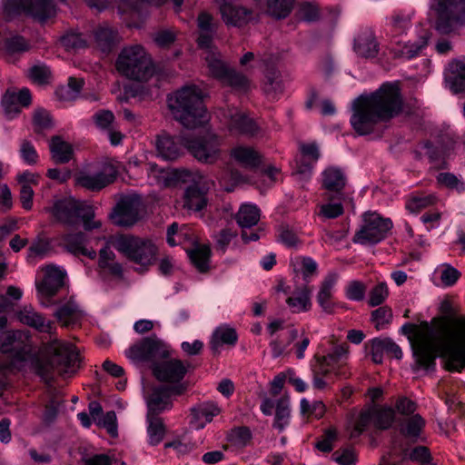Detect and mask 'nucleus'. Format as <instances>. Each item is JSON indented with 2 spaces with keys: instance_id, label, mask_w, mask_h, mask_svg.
I'll return each mask as SVG.
<instances>
[{
  "instance_id": "20",
  "label": "nucleus",
  "mask_w": 465,
  "mask_h": 465,
  "mask_svg": "<svg viewBox=\"0 0 465 465\" xmlns=\"http://www.w3.org/2000/svg\"><path fill=\"white\" fill-rule=\"evenodd\" d=\"M187 370L188 365L180 360L173 359L155 364L153 367V374L160 381L178 382L183 380Z\"/></svg>"
},
{
  "instance_id": "55",
  "label": "nucleus",
  "mask_w": 465,
  "mask_h": 465,
  "mask_svg": "<svg viewBox=\"0 0 465 465\" xmlns=\"http://www.w3.org/2000/svg\"><path fill=\"white\" fill-rule=\"evenodd\" d=\"M3 110L7 118L11 119L20 113L21 104L15 96V90H7L1 102Z\"/></svg>"
},
{
  "instance_id": "6",
  "label": "nucleus",
  "mask_w": 465,
  "mask_h": 465,
  "mask_svg": "<svg viewBox=\"0 0 465 465\" xmlns=\"http://www.w3.org/2000/svg\"><path fill=\"white\" fill-rule=\"evenodd\" d=\"M180 178L190 183L183 193V208L188 213L203 211L208 204L207 193L213 184V181L197 170H183Z\"/></svg>"
},
{
  "instance_id": "41",
  "label": "nucleus",
  "mask_w": 465,
  "mask_h": 465,
  "mask_svg": "<svg viewBox=\"0 0 465 465\" xmlns=\"http://www.w3.org/2000/svg\"><path fill=\"white\" fill-rule=\"evenodd\" d=\"M148 183L151 185L158 187L168 186L172 181L171 174L168 170L159 167L153 163H148L145 165Z\"/></svg>"
},
{
  "instance_id": "33",
  "label": "nucleus",
  "mask_w": 465,
  "mask_h": 465,
  "mask_svg": "<svg viewBox=\"0 0 465 465\" xmlns=\"http://www.w3.org/2000/svg\"><path fill=\"white\" fill-rule=\"evenodd\" d=\"M231 157L247 168H255L261 163V155L252 147L238 145L232 149Z\"/></svg>"
},
{
  "instance_id": "13",
  "label": "nucleus",
  "mask_w": 465,
  "mask_h": 465,
  "mask_svg": "<svg viewBox=\"0 0 465 465\" xmlns=\"http://www.w3.org/2000/svg\"><path fill=\"white\" fill-rule=\"evenodd\" d=\"M169 350L166 344L156 337H148L134 344L126 351L131 360L148 361L157 358H167Z\"/></svg>"
},
{
  "instance_id": "18",
  "label": "nucleus",
  "mask_w": 465,
  "mask_h": 465,
  "mask_svg": "<svg viewBox=\"0 0 465 465\" xmlns=\"http://www.w3.org/2000/svg\"><path fill=\"white\" fill-rule=\"evenodd\" d=\"M220 13L223 22L230 26L242 27L254 20L253 11L233 2L223 0L220 5Z\"/></svg>"
},
{
  "instance_id": "21",
  "label": "nucleus",
  "mask_w": 465,
  "mask_h": 465,
  "mask_svg": "<svg viewBox=\"0 0 465 465\" xmlns=\"http://www.w3.org/2000/svg\"><path fill=\"white\" fill-rule=\"evenodd\" d=\"M446 86L453 93L465 92V62L453 60L444 72Z\"/></svg>"
},
{
  "instance_id": "8",
  "label": "nucleus",
  "mask_w": 465,
  "mask_h": 465,
  "mask_svg": "<svg viewBox=\"0 0 465 465\" xmlns=\"http://www.w3.org/2000/svg\"><path fill=\"white\" fill-rule=\"evenodd\" d=\"M430 7L437 14L436 29L450 34L460 25L465 14V0H430Z\"/></svg>"
},
{
  "instance_id": "24",
  "label": "nucleus",
  "mask_w": 465,
  "mask_h": 465,
  "mask_svg": "<svg viewBox=\"0 0 465 465\" xmlns=\"http://www.w3.org/2000/svg\"><path fill=\"white\" fill-rule=\"evenodd\" d=\"M353 49L361 57H375L379 52V45L373 32L368 28L361 30L354 38Z\"/></svg>"
},
{
  "instance_id": "53",
  "label": "nucleus",
  "mask_w": 465,
  "mask_h": 465,
  "mask_svg": "<svg viewBox=\"0 0 465 465\" xmlns=\"http://www.w3.org/2000/svg\"><path fill=\"white\" fill-rule=\"evenodd\" d=\"M373 423L379 429H388L394 421V411L390 408H380L371 410Z\"/></svg>"
},
{
  "instance_id": "2",
  "label": "nucleus",
  "mask_w": 465,
  "mask_h": 465,
  "mask_svg": "<svg viewBox=\"0 0 465 465\" xmlns=\"http://www.w3.org/2000/svg\"><path fill=\"white\" fill-rule=\"evenodd\" d=\"M17 318L23 324L50 334V340L41 347L42 361L37 364V372L42 378L49 380L53 372L66 378L78 371L81 360L77 349L54 335L55 325L53 321L47 320L31 305L21 308Z\"/></svg>"
},
{
  "instance_id": "15",
  "label": "nucleus",
  "mask_w": 465,
  "mask_h": 465,
  "mask_svg": "<svg viewBox=\"0 0 465 465\" xmlns=\"http://www.w3.org/2000/svg\"><path fill=\"white\" fill-rule=\"evenodd\" d=\"M184 391L183 385L173 387L160 386L154 388L147 399V416H157L165 411L171 410L172 395H179Z\"/></svg>"
},
{
  "instance_id": "17",
  "label": "nucleus",
  "mask_w": 465,
  "mask_h": 465,
  "mask_svg": "<svg viewBox=\"0 0 465 465\" xmlns=\"http://www.w3.org/2000/svg\"><path fill=\"white\" fill-rule=\"evenodd\" d=\"M430 35L425 34L415 40H393L389 45L390 54L394 59L411 60L419 56L428 45Z\"/></svg>"
},
{
  "instance_id": "38",
  "label": "nucleus",
  "mask_w": 465,
  "mask_h": 465,
  "mask_svg": "<svg viewBox=\"0 0 465 465\" xmlns=\"http://www.w3.org/2000/svg\"><path fill=\"white\" fill-rule=\"evenodd\" d=\"M24 11L43 22L54 15L55 7L51 0H31Z\"/></svg>"
},
{
  "instance_id": "5",
  "label": "nucleus",
  "mask_w": 465,
  "mask_h": 465,
  "mask_svg": "<svg viewBox=\"0 0 465 465\" xmlns=\"http://www.w3.org/2000/svg\"><path fill=\"white\" fill-rule=\"evenodd\" d=\"M118 72L125 77L146 82L155 73V68L150 55L140 45L123 48L116 61Z\"/></svg>"
},
{
  "instance_id": "63",
  "label": "nucleus",
  "mask_w": 465,
  "mask_h": 465,
  "mask_svg": "<svg viewBox=\"0 0 465 465\" xmlns=\"http://www.w3.org/2000/svg\"><path fill=\"white\" fill-rule=\"evenodd\" d=\"M222 83L231 85L238 89H246L249 85L248 79L242 74L230 69L224 77L221 80Z\"/></svg>"
},
{
  "instance_id": "60",
  "label": "nucleus",
  "mask_w": 465,
  "mask_h": 465,
  "mask_svg": "<svg viewBox=\"0 0 465 465\" xmlns=\"http://www.w3.org/2000/svg\"><path fill=\"white\" fill-rule=\"evenodd\" d=\"M392 312L388 307H380L371 313V321L377 330L384 329L391 321Z\"/></svg>"
},
{
  "instance_id": "40",
  "label": "nucleus",
  "mask_w": 465,
  "mask_h": 465,
  "mask_svg": "<svg viewBox=\"0 0 465 465\" xmlns=\"http://www.w3.org/2000/svg\"><path fill=\"white\" fill-rule=\"evenodd\" d=\"M84 83L82 78L70 77L66 85L56 89L55 94L60 101H74L79 97Z\"/></svg>"
},
{
  "instance_id": "62",
  "label": "nucleus",
  "mask_w": 465,
  "mask_h": 465,
  "mask_svg": "<svg viewBox=\"0 0 465 465\" xmlns=\"http://www.w3.org/2000/svg\"><path fill=\"white\" fill-rule=\"evenodd\" d=\"M19 154L25 163L28 165H34L38 161V153L34 144L26 140H24L20 143Z\"/></svg>"
},
{
  "instance_id": "57",
  "label": "nucleus",
  "mask_w": 465,
  "mask_h": 465,
  "mask_svg": "<svg viewBox=\"0 0 465 465\" xmlns=\"http://www.w3.org/2000/svg\"><path fill=\"white\" fill-rule=\"evenodd\" d=\"M61 44L66 50L76 51L84 48L87 40L82 34L70 32L61 38Z\"/></svg>"
},
{
  "instance_id": "14",
  "label": "nucleus",
  "mask_w": 465,
  "mask_h": 465,
  "mask_svg": "<svg viewBox=\"0 0 465 465\" xmlns=\"http://www.w3.org/2000/svg\"><path fill=\"white\" fill-rule=\"evenodd\" d=\"M141 200L138 196H124L114 207L110 217L119 226H131L140 219Z\"/></svg>"
},
{
  "instance_id": "64",
  "label": "nucleus",
  "mask_w": 465,
  "mask_h": 465,
  "mask_svg": "<svg viewBox=\"0 0 465 465\" xmlns=\"http://www.w3.org/2000/svg\"><path fill=\"white\" fill-rule=\"evenodd\" d=\"M279 241L289 248L297 247L300 243L298 235L287 225H282L279 228Z\"/></svg>"
},
{
  "instance_id": "32",
  "label": "nucleus",
  "mask_w": 465,
  "mask_h": 465,
  "mask_svg": "<svg viewBox=\"0 0 465 465\" xmlns=\"http://www.w3.org/2000/svg\"><path fill=\"white\" fill-rule=\"evenodd\" d=\"M181 137L179 136L178 142L174 138L169 135H161L156 141V149L158 155L164 160L173 161L178 158L181 154V146L183 144L181 143Z\"/></svg>"
},
{
  "instance_id": "23",
  "label": "nucleus",
  "mask_w": 465,
  "mask_h": 465,
  "mask_svg": "<svg viewBox=\"0 0 465 465\" xmlns=\"http://www.w3.org/2000/svg\"><path fill=\"white\" fill-rule=\"evenodd\" d=\"M384 353L391 354L398 360L402 357L401 349L391 339H372L370 343V354L372 361L376 364H381L383 361Z\"/></svg>"
},
{
  "instance_id": "28",
  "label": "nucleus",
  "mask_w": 465,
  "mask_h": 465,
  "mask_svg": "<svg viewBox=\"0 0 465 465\" xmlns=\"http://www.w3.org/2000/svg\"><path fill=\"white\" fill-rule=\"evenodd\" d=\"M238 340L234 328L222 324L214 329L210 340V347L213 351L218 352L223 345L233 346Z\"/></svg>"
},
{
  "instance_id": "11",
  "label": "nucleus",
  "mask_w": 465,
  "mask_h": 465,
  "mask_svg": "<svg viewBox=\"0 0 465 465\" xmlns=\"http://www.w3.org/2000/svg\"><path fill=\"white\" fill-rule=\"evenodd\" d=\"M116 249L124 254L130 261L142 266L150 265L155 259L157 248L147 239L122 236L115 242Z\"/></svg>"
},
{
  "instance_id": "43",
  "label": "nucleus",
  "mask_w": 465,
  "mask_h": 465,
  "mask_svg": "<svg viewBox=\"0 0 465 465\" xmlns=\"http://www.w3.org/2000/svg\"><path fill=\"white\" fill-rule=\"evenodd\" d=\"M434 277L439 280L438 285L450 287L456 283L460 277V272L451 265L443 263L435 269Z\"/></svg>"
},
{
  "instance_id": "51",
  "label": "nucleus",
  "mask_w": 465,
  "mask_h": 465,
  "mask_svg": "<svg viewBox=\"0 0 465 465\" xmlns=\"http://www.w3.org/2000/svg\"><path fill=\"white\" fill-rule=\"evenodd\" d=\"M114 260V253L110 248L104 247L100 250L99 266L108 270L114 275L120 276L123 272L122 266Z\"/></svg>"
},
{
  "instance_id": "30",
  "label": "nucleus",
  "mask_w": 465,
  "mask_h": 465,
  "mask_svg": "<svg viewBox=\"0 0 465 465\" xmlns=\"http://www.w3.org/2000/svg\"><path fill=\"white\" fill-rule=\"evenodd\" d=\"M63 243L74 255H84L90 259H94L96 256L94 250L86 247V238L83 232L66 234Z\"/></svg>"
},
{
  "instance_id": "52",
  "label": "nucleus",
  "mask_w": 465,
  "mask_h": 465,
  "mask_svg": "<svg viewBox=\"0 0 465 465\" xmlns=\"http://www.w3.org/2000/svg\"><path fill=\"white\" fill-rule=\"evenodd\" d=\"M291 262L294 271L300 272L305 281L317 271V262L311 257H296Z\"/></svg>"
},
{
  "instance_id": "37",
  "label": "nucleus",
  "mask_w": 465,
  "mask_h": 465,
  "mask_svg": "<svg viewBox=\"0 0 465 465\" xmlns=\"http://www.w3.org/2000/svg\"><path fill=\"white\" fill-rule=\"evenodd\" d=\"M205 60L210 74L221 81L231 68L221 59L220 53L215 47L205 48Z\"/></svg>"
},
{
  "instance_id": "47",
  "label": "nucleus",
  "mask_w": 465,
  "mask_h": 465,
  "mask_svg": "<svg viewBox=\"0 0 465 465\" xmlns=\"http://www.w3.org/2000/svg\"><path fill=\"white\" fill-rule=\"evenodd\" d=\"M295 0H267V13L277 19L285 18L294 6Z\"/></svg>"
},
{
  "instance_id": "46",
  "label": "nucleus",
  "mask_w": 465,
  "mask_h": 465,
  "mask_svg": "<svg viewBox=\"0 0 465 465\" xmlns=\"http://www.w3.org/2000/svg\"><path fill=\"white\" fill-rule=\"evenodd\" d=\"M148 441L154 446L159 444L164 436L165 429L163 420L157 416H147Z\"/></svg>"
},
{
  "instance_id": "39",
  "label": "nucleus",
  "mask_w": 465,
  "mask_h": 465,
  "mask_svg": "<svg viewBox=\"0 0 465 465\" xmlns=\"http://www.w3.org/2000/svg\"><path fill=\"white\" fill-rule=\"evenodd\" d=\"M260 209L252 203H243L236 213V221L242 229H250L260 220Z\"/></svg>"
},
{
  "instance_id": "31",
  "label": "nucleus",
  "mask_w": 465,
  "mask_h": 465,
  "mask_svg": "<svg viewBox=\"0 0 465 465\" xmlns=\"http://www.w3.org/2000/svg\"><path fill=\"white\" fill-rule=\"evenodd\" d=\"M54 316L63 325L74 323L81 316L82 311L73 297L64 299L61 302Z\"/></svg>"
},
{
  "instance_id": "48",
  "label": "nucleus",
  "mask_w": 465,
  "mask_h": 465,
  "mask_svg": "<svg viewBox=\"0 0 465 465\" xmlns=\"http://www.w3.org/2000/svg\"><path fill=\"white\" fill-rule=\"evenodd\" d=\"M348 356V348L344 345L335 346L330 353L319 359L322 364L329 367L332 371L336 365H341L345 362Z\"/></svg>"
},
{
  "instance_id": "9",
  "label": "nucleus",
  "mask_w": 465,
  "mask_h": 465,
  "mask_svg": "<svg viewBox=\"0 0 465 465\" xmlns=\"http://www.w3.org/2000/svg\"><path fill=\"white\" fill-rule=\"evenodd\" d=\"M392 225L390 218H383L376 212H367L362 215V223L353 242L363 245L376 244L387 236Z\"/></svg>"
},
{
  "instance_id": "45",
  "label": "nucleus",
  "mask_w": 465,
  "mask_h": 465,
  "mask_svg": "<svg viewBox=\"0 0 465 465\" xmlns=\"http://www.w3.org/2000/svg\"><path fill=\"white\" fill-rule=\"evenodd\" d=\"M291 417L290 401L282 397L276 401V411L273 427L282 431L289 424Z\"/></svg>"
},
{
  "instance_id": "4",
  "label": "nucleus",
  "mask_w": 465,
  "mask_h": 465,
  "mask_svg": "<svg viewBox=\"0 0 465 465\" xmlns=\"http://www.w3.org/2000/svg\"><path fill=\"white\" fill-rule=\"evenodd\" d=\"M173 118L187 129H195L209 120L203 104V93L195 85L184 86L168 97Z\"/></svg>"
},
{
  "instance_id": "1",
  "label": "nucleus",
  "mask_w": 465,
  "mask_h": 465,
  "mask_svg": "<svg viewBox=\"0 0 465 465\" xmlns=\"http://www.w3.org/2000/svg\"><path fill=\"white\" fill-rule=\"evenodd\" d=\"M402 330L410 334L415 362L420 368H433L436 356L444 360L448 371H461L465 368V316L450 317L438 330L424 322L420 325H404Z\"/></svg>"
},
{
  "instance_id": "44",
  "label": "nucleus",
  "mask_w": 465,
  "mask_h": 465,
  "mask_svg": "<svg viewBox=\"0 0 465 465\" xmlns=\"http://www.w3.org/2000/svg\"><path fill=\"white\" fill-rule=\"evenodd\" d=\"M221 186L227 192H232L235 186L243 183H253L252 180L242 175L238 171L225 170L219 178Z\"/></svg>"
},
{
  "instance_id": "36",
  "label": "nucleus",
  "mask_w": 465,
  "mask_h": 465,
  "mask_svg": "<svg viewBox=\"0 0 465 465\" xmlns=\"http://www.w3.org/2000/svg\"><path fill=\"white\" fill-rule=\"evenodd\" d=\"M94 40L99 49L105 53L119 42V36L116 30L103 25L94 31Z\"/></svg>"
},
{
  "instance_id": "25",
  "label": "nucleus",
  "mask_w": 465,
  "mask_h": 465,
  "mask_svg": "<svg viewBox=\"0 0 465 465\" xmlns=\"http://www.w3.org/2000/svg\"><path fill=\"white\" fill-rule=\"evenodd\" d=\"M346 183V177L343 172L337 167H329L322 173V184L329 193H333L334 195H329V200L341 199V191Z\"/></svg>"
},
{
  "instance_id": "35",
  "label": "nucleus",
  "mask_w": 465,
  "mask_h": 465,
  "mask_svg": "<svg viewBox=\"0 0 465 465\" xmlns=\"http://www.w3.org/2000/svg\"><path fill=\"white\" fill-rule=\"evenodd\" d=\"M53 160L57 163H68L74 154L72 144L60 136H54L49 143Z\"/></svg>"
},
{
  "instance_id": "59",
  "label": "nucleus",
  "mask_w": 465,
  "mask_h": 465,
  "mask_svg": "<svg viewBox=\"0 0 465 465\" xmlns=\"http://www.w3.org/2000/svg\"><path fill=\"white\" fill-rule=\"evenodd\" d=\"M389 290L385 282L376 284L369 293V305L371 307L381 304L388 297Z\"/></svg>"
},
{
  "instance_id": "27",
  "label": "nucleus",
  "mask_w": 465,
  "mask_h": 465,
  "mask_svg": "<svg viewBox=\"0 0 465 465\" xmlns=\"http://www.w3.org/2000/svg\"><path fill=\"white\" fill-rule=\"evenodd\" d=\"M197 28L199 32L197 38L199 47L205 49L213 46V39L216 31L213 16L205 12L201 13L197 18Z\"/></svg>"
},
{
  "instance_id": "29",
  "label": "nucleus",
  "mask_w": 465,
  "mask_h": 465,
  "mask_svg": "<svg viewBox=\"0 0 465 465\" xmlns=\"http://www.w3.org/2000/svg\"><path fill=\"white\" fill-rule=\"evenodd\" d=\"M220 408L213 402H205L192 409V425L193 428L203 429L206 423L211 422L213 417L220 413Z\"/></svg>"
},
{
  "instance_id": "54",
  "label": "nucleus",
  "mask_w": 465,
  "mask_h": 465,
  "mask_svg": "<svg viewBox=\"0 0 465 465\" xmlns=\"http://www.w3.org/2000/svg\"><path fill=\"white\" fill-rule=\"evenodd\" d=\"M15 339H26V331H6L0 334V351L3 354L13 353L14 341Z\"/></svg>"
},
{
  "instance_id": "22",
  "label": "nucleus",
  "mask_w": 465,
  "mask_h": 465,
  "mask_svg": "<svg viewBox=\"0 0 465 465\" xmlns=\"http://www.w3.org/2000/svg\"><path fill=\"white\" fill-rule=\"evenodd\" d=\"M75 184L90 191H99L112 183L113 178L102 171L83 170L74 177Z\"/></svg>"
},
{
  "instance_id": "49",
  "label": "nucleus",
  "mask_w": 465,
  "mask_h": 465,
  "mask_svg": "<svg viewBox=\"0 0 465 465\" xmlns=\"http://www.w3.org/2000/svg\"><path fill=\"white\" fill-rule=\"evenodd\" d=\"M425 425V420L420 414L407 418L401 429V433L409 438H418Z\"/></svg>"
},
{
  "instance_id": "12",
  "label": "nucleus",
  "mask_w": 465,
  "mask_h": 465,
  "mask_svg": "<svg viewBox=\"0 0 465 465\" xmlns=\"http://www.w3.org/2000/svg\"><path fill=\"white\" fill-rule=\"evenodd\" d=\"M43 280L37 283L36 287L40 303L45 307H49L54 304L52 298L64 285L66 273L63 269L54 265L43 268Z\"/></svg>"
},
{
  "instance_id": "61",
  "label": "nucleus",
  "mask_w": 465,
  "mask_h": 465,
  "mask_svg": "<svg viewBox=\"0 0 465 465\" xmlns=\"http://www.w3.org/2000/svg\"><path fill=\"white\" fill-rule=\"evenodd\" d=\"M84 465H125L124 461H120L108 454H93L83 458Z\"/></svg>"
},
{
  "instance_id": "3",
  "label": "nucleus",
  "mask_w": 465,
  "mask_h": 465,
  "mask_svg": "<svg viewBox=\"0 0 465 465\" xmlns=\"http://www.w3.org/2000/svg\"><path fill=\"white\" fill-rule=\"evenodd\" d=\"M402 105L398 84L385 83L375 92L361 94L353 101L351 124L358 134H369L379 122L397 116Z\"/></svg>"
},
{
  "instance_id": "42",
  "label": "nucleus",
  "mask_w": 465,
  "mask_h": 465,
  "mask_svg": "<svg viewBox=\"0 0 465 465\" xmlns=\"http://www.w3.org/2000/svg\"><path fill=\"white\" fill-rule=\"evenodd\" d=\"M286 303L293 313L307 312L312 306L310 292L306 288L296 291L292 296L287 298Z\"/></svg>"
},
{
  "instance_id": "10",
  "label": "nucleus",
  "mask_w": 465,
  "mask_h": 465,
  "mask_svg": "<svg viewBox=\"0 0 465 465\" xmlns=\"http://www.w3.org/2000/svg\"><path fill=\"white\" fill-rule=\"evenodd\" d=\"M181 143L195 159L203 163L213 164L222 154V139L213 132H206L193 140L181 137Z\"/></svg>"
},
{
  "instance_id": "26",
  "label": "nucleus",
  "mask_w": 465,
  "mask_h": 465,
  "mask_svg": "<svg viewBox=\"0 0 465 465\" xmlns=\"http://www.w3.org/2000/svg\"><path fill=\"white\" fill-rule=\"evenodd\" d=\"M339 275L336 272H330L326 275L321 284L320 291L317 294V302L323 312L332 313L334 304L331 301L334 287L338 282Z\"/></svg>"
},
{
  "instance_id": "19",
  "label": "nucleus",
  "mask_w": 465,
  "mask_h": 465,
  "mask_svg": "<svg viewBox=\"0 0 465 465\" xmlns=\"http://www.w3.org/2000/svg\"><path fill=\"white\" fill-rule=\"evenodd\" d=\"M301 156L295 160V167L292 174L300 182H306L312 175L313 164L319 159V149L315 143L302 144L300 146Z\"/></svg>"
},
{
  "instance_id": "34",
  "label": "nucleus",
  "mask_w": 465,
  "mask_h": 465,
  "mask_svg": "<svg viewBox=\"0 0 465 465\" xmlns=\"http://www.w3.org/2000/svg\"><path fill=\"white\" fill-rule=\"evenodd\" d=\"M186 252L193 264L200 272L208 271L211 256L209 245L193 243L192 249H186Z\"/></svg>"
},
{
  "instance_id": "7",
  "label": "nucleus",
  "mask_w": 465,
  "mask_h": 465,
  "mask_svg": "<svg viewBox=\"0 0 465 465\" xmlns=\"http://www.w3.org/2000/svg\"><path fill=\"white\" fill-rule=\"evenodd\" d=\"M52 213L58 221L65 224L73 225L78 221H82L86 230L96 229L101 226L100 221L93 220L94 217L93 206L73 198L55 201Z\"/></svg>"
},
{
  "instance_id": "58",
  "label": "nucleus",
  "mask_w": 465,
  "mask_h": 465,
  "mask_svg": "<svg viewBox=\"0 0 465 465\" xmlns=\"http://www.w3.org/2000/svg\"><path fill=\"white\" fill-rule=\"evenodd\" d=\"M437 201L434 194H424L411 198L406 204L407 209L411 213H418L420 210L433 205Z\"/></svg>"
},
{
  "instance_id": "50",
  "label": "nucleus",
  "mask_w": 465,
  "mask_h": 465,
  "mask_svg": "<svg viewBox=\"0 0 465 465\" xmlns=\"http://www.w3.org/2000/svg\"><path fill=\"white\" fill-rule=\"evenodd\" d=\"M437 183L447 189L458 193L465 192V180L451 173H440L436 177Z\"/></svg>"
},
{
  "instance_id": "56",
  "label": "nucleus",
  "mask_w": 465,
  "mask_h": 465,
  "mask_svg": "<svg viewBox=\"0 0 465 465\" xmlns=\"http://www.w3.org/2000/svg\"><path fill=\"white\" fill-rule=\"evenodd\" d=\"M264 84L265 92L273 98L283 91V84L278 71H270L266 74Z\"/></svg>"
},
{
  "instance_id": "16",
  "label": "nucleus",
  "mask_w": 465,
  "mask_h": 465,
  "mask_svg": "<svg viewBox=\"0 0 465 465\" xmlns=\"http://www.w3.org/2000/svg\"><path fill=\"white\" fill-rule=\"evenodd\" d=\"M223 118L224 124L232 133L252 137L261 131V127L252 118L237 108L224 112Z\"/></svg>"
}]
</instances>
